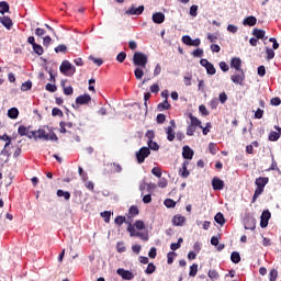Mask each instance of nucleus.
Here are the masks:
<instances>
[{
	"instance_id": "nucleus-1",
	"label": "nucleus",
	"mask_w": 281,
	"mask_h": 281,
	"mask_svg": "<svg viewBox=\"0 0 281 281\" xmlns=\"http://www.w3.org/2000/svg\"><path fill=\"white\" fill-rule=\"evenodd\" d=\"M155 188H157L156 184L149 183V184H143V203H150L153 201V191H155Z\"/></svg>"
},
{
	"instance_id": "nucleus-2",
	"label": "nucleus",
	"mask_w": 281,
	"mask_h": 281,
	"mask_svg": "<svg viewBox=\"0 0 281 281\" xmlns=\"http://www.w3.org/2000/svg\"><path fill=\"white\" fill-rule=\"evenodd\" d=\"M128 225L127 232L130 233V236H136L139 238L142 236V220L136 221L135 224H131V222H126Z\"/></svg>"
},
{
	"instance_id": "nucleus-3",
	"label": "nucleus",
	"mask_w": 281,
	"mask_h": 281,
	"mask_svg": "<svg viewBox=\"0 0 281 281\" xmlns=\"http://www.w3.org/2000/svg\"><path fill=\"white\" fill-rule=\"evenodd\" d=\"M59 70L64 76H69V71H71V75L76 74V67H74L69 60H64L59 66Z\"/></svg>"
},
{
	"instance_id": "nucleus-4",
	"label": "nucleus",
	"mask_w": 281,
	"mask_h": 281,
	"mask_svg": "<svg viewBox=\"0 0 281 281\" xmlns=\"http://www.w3.org/2000/svg\"><path fill=\"white\" fill-rule=\"evenodd\" d=\"M244 227L245 229H250V231L256 229V218H254V215L249 213L245 215Z\"/></svg>"
},
{
	"instance_id": "nucleus-5",
	"label": "nucleus",
	"mask_w": 281,
	"mask_h": 281,
	"mask_svg": "<svg viewBox=\"0 0 281 281\" xmlns=\"http://www.w3.org/2000/svg\"><path fill=\"white\" fill-rule=\"evenodd\" d=\"M26 137H29V139H47V135H45V130H37V131H32L27 132Z\"/></svg>"
},
{
	"instance_id": "nucleus-6",
	"label": "nucleus",
	"mask_w": 281,
	"mask_h": 281,
	"mask_svg": "<svg viewBox=\"0 0 281 281\" xmlns=\"http://www.w3.org/2000/svg\"><path fill=\"white\" fill-rule=\"evenodd\" d=\"M200 65L206 69V74L209 76H214L216 74V68L214 67V64L210 63L207 59L202 58L200 60Z\"/></svg>"
},
{
	"instance_id": "nucleus-7",
	"label": "nucleus",
	"mask_w": 281,
	"mask_h": 281,
	"mask_svg": "<svg viewBox=\"0 0 281 281\" xmlns=\"http://www.w3.org/2000/svg\"><path fill=\"white\" fill-rule=\"evenodd\" d=\"M140 111H142V105H139V103L132 104L127 111V115L130 120H133V117H137Z\"/></svg>"
},
{
	"instance_id": "nucleus-8",
	"label": "nucleus",
	"mask_w": 281,
	"mask_h": 281,
	"mask_svg": "<svg viewBox=\"0 0 281 281\" xmlns=\"http://www.w3.org/2000/svg\"><path fill=\"white\" fill-rule=\"evenodd\" d=\"M260 218H261L260 220V227L262 229H265V227H268V225H269V220L271 218V212H269L268 210L263 211Z\"/></svg>"
},
{
	"instance_id": "nucleus-9",
	"label": "nucleus",
	"mask_w": 281,
	"mask_h": 281,
	"mask_svg": "<svg viewBox=\"0 0 281 281\" xmlns=\"http://www.w3.org/2000/svg\"><path fill=\"white\" fill-rule=\"evenodd\" d=\"M231 80L234 85L243 86V82H245V71L239 70V74L231 76Z\"/></svg>"
},
{
	"instance_id": "nucleus-10",
	"label": "nucleus",
	"mask_w": 281,
	"mask_h": 281,
	"mask_svg": "<svg viewBox=\"0 0 281 281\" xmlns=\"http://www.w3.org/2000/svg\"><path fill=\"white\" fill-rule=\"evenodd\" d=\"M212 188L215 191L223 190V188H225V182L221 180V178L214 177L212 179Z\"/></svg>"
},
{
	"instance_id": "nucleus-11",
	"label": "nucleus",
	"mask_w": 281,
	"mask_h": 281,
	"mask_svg": "<svg viewBox=\"0 0 281 281\" xmlns=\"http://www.w3.org/2000/svg\"><path fill=\"white\" fill-rule=\"evenodd\" d=\"M231 67L232 69H235L236 71H243V60L239 57H234L231 60Z\"/></svg>"
},
{
	"instance_id": "nucleus-12",
	"label": "nucleus",
	"mask_w": 281,
	"mask_h": 281,
	"mask_svg": "<svg viewBox=\"0 0 281 281\" xmlns=\"http://www.w3.org/2000/svg\"><path fill=\"white\" fill-rule=\"evenodd\" d=\"M0 23L7 30H12V26L14 25V22H12V19H10L8 15L0 16Z\"/></svg>"
},
{
	"instance_id": "nucleus-13",
	"label": "nucleus",
	"mask_w": 281,
	"mask_h": 281,
	"mask_svg": "<svg viewBox=\"0 0 281 281\" xmlns=\"http://www.w3.org/2000/svg\"><path fill=\"white\" fill-rule=\"evenodd\" d=\"M117 276H121L123 280H133V272L125 270L124 268H120L116 270Z\"/></svg>"
},
{
	"instance_id": "nucleus-14",
	"label": "nucleus",
	"mask_w": 281,
	"mask_h": 281,
	"mask_svg": "<svg viewBox=\"0 0 281 281\" xmlns=\"http://www.w3.org/2000/svg\"><path fill=\"white\" fill-rule=\"evenodd\" d=\"M1 157H0V164H8V161H10V151L8 150V147H5L1 150L0 153Z\"/></svg>"
},
{
	"instance_id": "nucleus-15",
	"label": "nucleus",
	"mask_w": 281,
	"mask_h": 281,
	"mask_svg": "<svg viewBox=\"0 0 281 281\" xmlns=\"http://www.w3.org/2000/svg\"><path fill=\"white\" fill-rule=\"evenodd\" d=\"M182 157H183V159H192V157H194V150H192V148H190V146L186 145L182 148Z\"/></svg>"
},
{
	"instance_id": "nucleus-16",
	"label": "nucleus",
	"mask_w": 281,
	"mask_h": 281,
	"mask_svg": "<svg viewBox=\"0 0 281 281\" xmlns=\"http://www.w3.org/2000/svg\"><path fill=\"white\" fill-rule=\"evenodd\" d=\"M89 102H91V95L89 94H83V95H79L76 98V104H89Z\"/></svg>"
},
{
	"instance_id": "nucleus-17",
	"label": "nucleus",
	"mask_w": 281,
	"mask_h": 281,
	"mask_svg": "<svg viewBox=\"0 0 281 281\" xmlns=\"http://www.w3.org/2000/svg\"><path fill=\"white\" fill-rule=\"evenodd\" d=\"M188 166H190V162L184 161L182 165V168L179 171L180 177H182L183 179H188V177H190V171L188 170Z\"/></svg>"
},
{
	"instance_id": "nucleus-18",
	"label": "nucleus",
	"mask_w": 281,
	"mask_h": 281,
	"mask_svg": "<svg viewBox=\"0 0 281 281\" xmlns=\"http://www.w3.org/2000/svg\"><path fill=\"white\" fill-rule=\"evenodd\" d=\"M153 21H154V23L161 25V23H164V21H166V15L161 12L154 13Z\"/></svg>"
},
{
	"instance_id": "nucleus-19",
	"label": "nucleus",
	"mask_w": 281,
	"mask_h": 281,
	"mask_svg": "<svg viewBox=\"0 0 281 281\" xmlns=\"http://www.w3.org/2000/svg\"><path fill=\"white\" fill-rule=\"evenodd\" d=\"M256 23H258V19H256V16H254V15L247 16L243 21V25H245V26L248 25L249 27H254V25H256Z\"/></svg>"
},
{
	"instance_id": "nucleus-20",
	"label": "nucleus",
	"mask_w": 281,
	"mask_h": 281,
	"mask_svg": "<svg viewBox=\"0 0 281 281\" xmlns=\"http://www.w3.org/2000/svg\"><path fill=\"white\" fill-rule=\"evenodd\" d=\"M172 223H173V225H176V227H183V225L186 223V217L182 215H176L172 218Z\"/></svg>"
},
{
	"instance_id": "nucleus-21",
	"label": "nucleus",
	"mask_w": 281,
	"mask_h": 281,
	"mask_svg": "<svg viewBox=\"0 0 281 281\" xmlns=\"http://www.w3.org/2000/svg\"><path fill=\"white\" fill-rule=\"evenodd\" d=\"M267 183H269V179L267 177H259L255 180V186H257V188H263L265 189Z\"/></svg>"
},
{
	"instance_id": "nucleus-22",
	"label": "nucleus",
	"mask_w": 281,
	"mask_h": 281,
	"mask_svg": "<svg viewBox=\"0 0 281 281\" xmlns=\"http://www.w3.org/2000/svg\"><path fill=\"white\" fill-rule=\"evenodd\" d=\"M133 65L135 67H142V52H136L133 56Z\"/></svg>"
},
{
	"instance_id": "nucleus-23",
	"label": "nucleus",
	"mask_w": 281,
	"mask_h": 281,
	"mask_svg": "<svg viewBox=\"0 0 281 281\" xmlns=\"http://www.w3.org/2000/svg\"><path fill=\"white\" fill-rule=\"evenodd\" d=\"M166 134H167V139H168V142H175V135H176L175 128L168 126V127L166 128Z\"/></svg>"
},
{
	"instance_id": "nucleus-24",
	"label": "nucleus",
	"mask_w": 281,
	"mask_h": 281,
	"mask_svg": "<svg viewBox=\"0 0 281 281\" xmlns=\"http://www.w3.org/2000/svg\"><path fill=\"white\" fill-rule=\"evenodd\" d=\"M8 117H10V120H16V117H19V109H16V108L9 109Z\"/></svg>"
},
{
	"instance_id": "nucleus-25",
	"label": "nucleus",
	"mask_w": 281,
	"mask_h": 281,
	"mask_svg": "<svg viewBox=\"0 0 281 281\" xmlns=\"http://www.w3.org/2000/svg\"><path fill=\"white\" fill-rule=\"evenodd\" d=\"M139 214V209L137 206H131L128 210L127 218H135Z\"/></svg>"
},
{
	"instance_id": "nucleus-26",
	"label": "nucleus",
	"mask_w": 281,
	"mask_h": 281,
	"mask_svg": "<svg viewBox=\"0 0 281 281\" xmlns=\"http://www.w3.org/2000/svg\"><path fill=\"white\" fill-rule=\"evenodd\" d=\"M189 120H191V126H199V128H203V125H201V121L196 119V116L189 114Z\"/></svg>"
},
{
	"instance_id": "nucleus-27",
	"label": "nucleus",
	"mask_w": 281,
	"mask_h": 281,
	"mask_svg": "<svg viewBox=\"0 0 281 281\" xmlns=\"http://www.w3.org/2000/svg\"><path fill=\"white\" fill-rule=\"evenodd\" d=\"M32 47L34 54H37V56H43V54H45V49H43V46H41V44H34Z\"/></svg>"
},
{
	"instance_id": "nucleus-28",
	"label": "nucleus",
	"mask_w": 281,
	"mask_h": 281,
	"mask_svg": "<svg viewBox=\"0 0 281 281\" xmlns=\"http://www.w3.org/2000/svg\"><path fill=\"white\" fill-rule=\"evenodd\" d=\"M214 221L217 225H225V216L221 212L214 216Z\"/></svg>"
},
{
	"instance_id": "nucleus-29",
	"label": "nucleus",
	"mask_w": 281,
	"mask_h": 281,
	"mask_svg": "<svg viewBox=\"0 0 281 281\" xmlns=\"http://www.w3.org/2000/svg\"><path fill=\"white\" fill-rule=\"evenodd\" d=\"M5 12H10V4L5 1L0 2V13L5 14Z\"/></svg>"
},
{
	"instance_id": "nucleus-30",
	"label": "nucleus",
	"mask_w": 281,
	"mask_h": 281,
	"mask_svg": "<svg viewBox=\"0 0 281 281\" xmlns=\"http://www.w3.org/2000/svg\"><path fill=\"white\" fill-rule=\"evenodd\" d=\"M196 273H199V265L193 263V265L190 267L189 276H190V278H196Z\"/></svg>"
},
{
	"instance_id": "nucleus-31",
	"label": "nucleus",
	"mask_w": 281,
	"mask_h": 281,
	"mask_svg": "<svg viewBox=\"0 0 281 281\" xmlns=\"http://www.w3.org/2000/svg\"><path fill=\"white\" fill-rule=\"evenodd\" d=\"M45 135L47 138H42L44 139V142H58V136L56 135V133H50V134H47V132H45Z\"/></svg>"
},
{
	"instance_id": "nucleus-32",
	"label": "nucleus",
	"mask_w": 281,
	"mask_h": 281,
	"mask_svg": "<svg viewBox=\"0 0 281 281\" xmlns=\"http://www.w3.org/2000/svg\"><path fill=\"white\" fill-rule=\"evenodd\" d=\"M231 260L234 262V265H238V262H240V252L233 251L231 255Z\"/></svg>"
},
{
	"instance_id": "nucleus-33",
	"label": "nucleus",
	"mask_w": 281,
	"mask_h": 281,
	"mask_svg": "<svg viewBox=\"0 0 281 281\" xmlns=\"http://www.w3.org/2000/svg\"><path fill=\"white\" fill-rule=\"evenodd\" d=\"M57 196H64L65 201H69V199H71V193L59 189L57 190Z\"/></svg>"
},
{
	"instance_id": "nucleus-34",
	"label": "nucleus",
	"mask_w": 281,
	"mask_h": 281,
	"mask_svg": "<svg viewBox=\"0 0 281 281\" xmlns=\"http://www.w3.org/2000/svg\"><path fill=\"white\" fill-rule=\"evenodd\" d=\"M265 31L260 30V29H254L252 31V36H256V38L260 40V38H265Z\"/></svg>"
},
{
	"instance_id": "nucleus-35",
	"label": "nucleus",
	"mask_w": 281,
	"mask_h": 281,
	"mask_svg": "<svg viewBox=\"0 0 281 281\" xmlns=\"http://www.w3.org/2000/svg\"><path fill=\"white\" fill-rule=\"evenodd\" d=\"M29 131H30V127H25L23 125L19 126L18 128V133L19 135H21V137H25V136L27 137Z\"/></svg>"
},
{
	"instance_id": "nucleus-36",
	"label": "nucleus",
	"mask_w": 281,
	"mask_h": 281,
	"mask_svg": "<svg viewBox=\"0 0 281 281\" xmlns=\"http://www.w3.org/2000/svg\"><path fill=\"white\" fill-rule=\"evenodd\" d=\"M114 223H115L116 225H124V223H131V221H126V216L119 215V216H116V218L114 220Z\"/></svg>"
},
{
	"instance_id": "nucleus-37",
	"label": "nucleus",
	"mask_w": 281,
	"mask_h": 281,
	"mask_svg": "<svg viewBox=\"0 0 281 281\" xmlns=\"http://www.w3.org/2000/svg\"><path fill=\"white\" fill-rule=\"evenodd\" d=\"M170 103L168 102V100H165L162 103L158 104V111H168V109H170Z\"/></svg>"
},
{
	"instance_id": "nucleus-38",
	"label": "nucleus",
	"mask_w": 281,
	"mask_h": 281,
	"mask_svg": "<svg viewBox=\"0 0 281 281\" xmlns=\"http://www.w3.org/2000/svg\"><path fill=\"white\" fill-rule=\"evenodd\" d=\"M147 146L149 150H159V144L154 140H147Z\"/></svg>"
},
{
	"instance_id": "nucleus-39",
	"label": "nucleus",
	"mask_w": 281,
	"mask_h": 281,
	"mask_svg": "<svg viewBox=\"0 0 281 281\" xmlns=\"http://www.w3.org/2000/svg\"><path fill=\"white\" fill-rule=\"evenodd\" d=\"M150 155V149L148 147H142V164L146 160V157Z\"/></svg>"
},
{
	"instance_id": "nucleus-40",
	"label": "nucleus",
	"mask_w": 281,
	"mask_h": 281,
	"mask_svg": "<svg viewBox=\"0 0 281 281\" xmlns=\"http://www.w3.org/2000/svg\"><path fill=\"white\" fill-rule=\"evenodd\" d=\"M157 270V267L155 266V263H148L145 273L147 276H153V272Z\"/></svg>"
},
{
	"instance_id": "nucleus-41",
	"label": "nucleus",
	"mask_w": 281,
	"mask_h": 281,
	"mask_svg": "<svg viewBox=\"0 0 281 281\" xmlns=\"http://www.w3.org/2000/svg\"><path fill=\"white\" fill-rule=\"evenodd\" d=\"M267 60H273L276 58V52L272 48H266Z\"/></svg>"
},
{
	"instance_id": "nucleus-42",
	"label": "nucleus",
	"mask_w": 281,
	"mask_h": 281,
	"mask_svg": "<svg viewBox=\"0 0 281 281\" xmlns=\"http://www.w3.org/2000/svg\"><path fill=\"white\" fill-rule=\"evenodd\" d=\"M126 14H131V15H133V14H137V15L142 14V5H139L136 9L135 8H131L130 10L126 11Z\"/></svg>"
},
{
	"instance_id": "nucleus-43",
	"label": "nucleus",
	"mask_w": 281,
	"mask_h": 281,
	"mask_svg": "<svg viewBox=\"0 0 281 281\" xmlns=\"http://www.w3.org/2000/svg\"><path fill=\"white\" fill-rule=\"evenodd\" d=\"M56 54H67V46L65 44H60L55 47Z\"/></svg>"
},
{
	"instance_id": "nucleus-44",
	"label": "nucleus",
	"mask_w": 281,
	"mask_h": 281,
	"mask_svg": "<svg viewBox=\"0 0 281 281\" xmlns=\"http://www.w3.org/2000/svg\"><path fill=\"white\" fill-rule=\"evenodd\" d=\"M280 133L279 132H271L269 134V140L270 142H278L280 139Z\"/></svg>"
},
{
	"instance_id": "nucleus-45",
	"label": "nucleus",
	"mask_w": 281,
	"mask_h": 281,
	"mask_svg": "<svg viewBox=\"0 0 281 281\" xmlns=\"http://www.w3.org/2000/svg\"><path fill=\"white\" fill-rule=\"evenodd\" d=\"M203 54H204L203 48H196V49H194V50L191 53V55H192L194 58H201V57H203Z\"/></svg>"
},
{
	"instance_id": "nucleus-46",
	"label": "nucleus",
	"mask_w": 281,
	"mask_h": 281,
	"mask_svg": "<svg viewBox=\"0 0 281 281\" xmlns=\"http://www.w3.org/2000/svg\"><path fill=\"white\" fill-rule=\"evenodd\" d=\"M30 89H32V81L31 80H27V81L22 83L21 91H30Z\"/></svg>"
},
{
	"instance_id": "nucleus-47",
	"label": "nucleus",
	"mask_w": 281,
	"mask_h": 281,
	"mask_svg": "<svg viewBox=\"0 0 281 281\" xmlns=\"http://www.w3.org/2000/svg\"><path fill=\"white\" fill-rule=\"evenodd\" d=\"M101 216L104 218V223H111V211L102 212Z\"/></svg>"
},
{
	"instance_id": "nucleus-48",
	"label": "nucleus",
	"mask_w": 281,
	"mask_h": 281,
	"mask_svg": "<svg viewBox=\"0 0 281 281\" xmlns=\"http://www.w3.org/2000/svg\"><path fill=\"white\" fill-rule=\"evenodd\" d=\"M263 192H265V189L262 187H257L255 190L252 201H256L258 196H260V194H262Z\"/></svg>"
},
{
	"instance_id": "nucleus-49",
	"label": "nucleus",
	"mask_w": 281,
	"mask_h": 281,
	"mask_svg": "<svg viewBox=\"0 0 281 281\" xmlns=\"http://www.w3.org/2000/svg\"><path fill=\"white\" fill-rule=\"evenodd\" d=\"M2 142H7L4 144L5 148H8L10 146V144H12V138L10 136H8V134H4L3 136H1Z\"/></svg>"
},
{
	"instance_id": "nucleus-50",
	"label": "nucleus",
	"mask_w": 281,
	"mask_h": 281,
	"mask_svg": "<svg viewBox=\"0 0 281 281\" xmlns=\"http://www.w3.org/2000/svg\"><path fill=\"white\" fill-rule=\"evenodd\" d=\"M166 207H175L177 205V202L172 199H166L164 202Z\"/></svg>"
},
{
	"instance_id": "nucleus-51",
	"label": "nucleus",
	"mask_w": 281,
	"mask_h": 281,
	"mask_svg": "<svg viewBox=\"0 0 281 281\" xmlns=\"http://www.w3.org/2000/svg\"><path fill=\"white\" fill-rule=\"evenodd\" d=\"M182 43L184 45H188L189 47H191V45H192V37H190V35L182 36Z\"/></svg>"
},
{
	"instance_id": "nucleus-52",
	"label": "nucleus",
	"mask_w": 281,
	"mask_h": 281,
	"mask_svg": "<svg viewBox=\"0 0 281 281\" xmlns=\"http://www.w3.org/2000/svg\"><path fill=\"white\" fill-rule=\"evenodd\" d=\"M145 139H147V142H153V139H155V132L154 131H147L145 134Z\"/></svg>"
},
{
	"instance_id": "nucleus-53",
	"label": "nucleus",
	"mask_w": 281,
	"mask_h": 281,
	"mask_svg": "<svg viewBox=\"0 0 281 281\" xmlns=\"http://www.w3.org/2000/svg\"><path fill=\"white\" fill-rule=\"evenodd\" d=\"M151 173L154 177H158V179H161V169L159 167H154L151 169Z\"/></svg>"
},
{
	"instance_id": "nucleus-54",
	"label": "nucleus",
	"mask_w": 281,
	"mask_h": 281,
	"mask_svg": "<svg viewBox=\"0 0 281 281\" xmlns=\"http://www.w3.org/2000/svg\"><path fill=\"white\" fill-rule=\"evenodd\" d=\"M195 132H196V127H194V125H189L187 127V135L189 137H192V135H194Z\"/></svg>"
},
{
	"instance_id": "nucleus-55",
	"label": "nucleus",
	"mask_w": 281,
	"mask_h": 281,
	"mask_svg": "<svg viewBox=\"0 0 281 281\" xmlns=\"http://www.w3.org/2000/svg\"><path fill=\"white\" fill-rule=\"evenodd\" d=\"M63 87L65 95H74V88L71 86L65 87V85H63Z\"/></svg>"
},
{
	"instance_id": "nucleus-56",
	"label": "nucleus",
	"mask_w": 281,
	"mask_h": 281,
	"mask_svg": "<svg viewBox=\"0 0 281 281\" xmlns=\"http://www.w3.org/2000/svg\"><path fill=\"white\" fill-rule=\"evenodd\" d=\"M45 89H46V91H49L50 93H56L58 88L56 87V85L47 83Z\"/></svg>"
},
{
	"instance_id": "nucleus-57",
	"label": "nucleus",
	"mask_w": 281,
	"mask_h": 281,
	"mask_svg": "<svg viewBox=\"0 0 281 281\" xmlns=\"http://www.w3.org/2000/svg\"><path fill=\"white\" fill-rule=\"evenodd\" d=\"M269 280H270V281H276V280H278V270L273 269V270L270 271V273H269Z\"/></svg>"
},
{
	"instance_id": "nucleus-58",
	"label": "nucleus",
	"mask_w": 281,
	"mask_h": 281,
	"mask_svg": "<svg viewBox=\"0 0 281 281\" xmlns=\"http://www.w3.org/2000/svg\"><path fill=\"white\" fill-rule=\"evenodd\" d=\"M116 60L117 63H124V60H126V53L125 52L119 53L116 56Z\"/></svg>"
},
{
	"instance_id": "nucleus-59",
	"label": "nucleus",
	"mask_w": 281,
	"mask_h": 281,
	"mask_svg": "<svg viewBox=\"0 0 281 281\" xmlns=\"http://www.w3.org/2000/svg\"><path fill=\"white\" fill-rule=\"evenodd\" d=\"M227 32H229L231 34H236L238 32V26L234 24H228Z\"/></svg>"
},
{
	"instance_id": "nucleus-60",
	"label": "nucleus",
	"mask_w": 281,
	"mask_h": 281,
	"mask_svg": "<svg viewBox=\"0 0 281 281\" xmlns=\"http://www.w3.org/2000/svg\"><path fill=\"white\" fill-rule=\"evenodd\" d=\"M198 12H199V5H196V4L191 5L190 15L191 16H196Z\"/></svg>"
},
{
	"instance_id": "nucleus-61",
	"label": "nucleus",
	"mask_w": 281,
	"mask_h": 281,
	"mask_svg": "<svg viewBox=\"0 0 281 281\" xmlns=\"http://www.w3.org/2000/svg\"><path fill=\"white\" fill-rule=\"evenodd\" d=\"M209 278H211V280H218V272L216 270H210Z\"/></svg>"
},
{
	"instance_id": "nucleus-62",
	"label": "nucleus",
	"mask_w": 281,
	"mask_h": 281,
	"mask_svg": "<svg viewBox=\"0 0 281 281\" xmlns=\"http://www.w3.org/2000/svg\"><path fill=\"white\" fill-rule=\"evenodd\" d=\"M156 122L157 124H164V122H166V116L165 114H158L157 117H156Z\"/></svg>"
},
{
	"instance_id": "nucleus-63",
	"label": "nucleus",
	"mask_w": 281,
	"mask_h": 281,
	"mask_svg": "<svg viewBox=\"0 0 281 281\" xmlns=\"http://www.w3.org/2000/svg\"><path fill=\"white\" fill-rule=\"evenodd\" d=\"M200 128H202V133H203V135H207V133H210V128H212V123H206V126L205 127H200Z\"/></svg>"
},
{
	"instance_id": "nucleus-64",
	"label": "nucleus",
	"mask_w": 281,
	"mask_h": 281,
	"mask_svg": "<svg viewBox=\"0 0 281 281\" xmlns=\"http://www.w3.org/2000/svg\"><path fill=\"white\" fill-rule=\"evenodd\" d=\"M211 109L215 110L218 108V100L216 98L212 99L210 102Z\"/></svg>"
}]
</instances>
